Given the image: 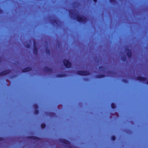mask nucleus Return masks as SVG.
I'll return each instance as SVG.
<instances>
[{
    "label": "nucleus",
    "mask_w": 148,
    "mask_h": 148,
    "mask_svg": "<svg viewBox=\"0 0 148 148\" xmlns=\"http://www.w3.org/2000/svg\"><path fill=\"white\" fill-rule=\"evenodd\" d=\"M77 19L78 21L81 22L85 23L86 21V18L85 17L79 15L77 16Z\"/></svg>",
    "instance_id": "obj_1"
},
{
    "label": "nucleus",
    "mask_w": 148,
    "mask_h": 148,
    "mask_svg": "<svg viewBox=\"0 0 148 148\" xmlns=\"http://www.w3.org/2000/svg\"><path fill=\"white\" fill-rule=\"evenodd\" d=\"M78 74L80 75H86L89 74V72L88 71H79Z\"/></svg>",
    "instance_id": "obj_2"
},
{
    "label": "nucleus",
    "mask_w": 148,
    "mask_h": 148,
    "mask_svg": "<svg viewBox=\"0 0 148 148\" xmlns=\"http://www.w3.org/2000/svg\"><path fill=\"white\" fill-rule=\"evenodd\" d=\"M64 65L66 66L67 68H69L71 66V63L68 60H65L64 61Z\"/></svg>",
    "instance_id": "obj_3"
},
{
    "label": "nucleus",
    "mask_w": 148,
    "mask_h": 148,
    "mask_svg": "<svg viewBox=\"0 0 148 148\" xmlns=\"http://www.w3.org/2000/svg\"><path fill=\"white\" fill-rule=\"evenodd\" d=\"M125 52L126 53L127 55L129 57H130L131 56V51L129 49H126L125 51Z\"/></svg>",
    "instance_id": "obj_4"
},
{
    "label": "nucleus",
    "mask_w": 148,
    "mask_h": 148,
    "mask_svg": "<svg viewBox=\"0 0 148 148\" xmlns=\"http://www.w3.org/2000/svg\"><path fill=\"white\" fill-rule=\"evenodd\" d=\"M10 72V71L9 70H7L5 71H4L2 72H1L0 73V75H3L6 74H7L8 73Z\"/></svg>",
    "instance_id": "obj_5"
},
{
    "label": "nucleus",
    "mask_w": 148,
    "mask_h": 148,
    "mask_svg": "<svg viewBox=\"0 0 148 148\" xmlns=\"http://www.w3.org/2000/svg\"><path fill=\"white\" fill-rule=\"evenodd\" d=\"M31 69L30 67H28L23 70L22 71L23 72H25L30 71Z\"/></svg>",
    "instance_id": "obj_6"
},
{
    "label": "nucleus",
    "mask_w": 148,
    "mask_h": 148,
    "mask_svg": "<svg viewBox=\"0 0 148 148\" xmlns=\"http://www.w3.org/2000/svg\"><path fill=\"white\" fill-rule=\"evenodd\" d=\"M137 79L138 80L141 81H145L146 79V78L142 77H138Z\"/></svg>",
    "instance_id": "obj_7"
},
{
    "label": "nucleus",
    "mask_w": 148,
    "mask_h": 148,
    "mask_svg": "<svg viewBox=\"0 0 148 148\" xmlns=\"http://www.w3.org/2000/svg\"><path fill=\"white\" fill-rule=\"evenodd\" d=\"M61 142H63V143H64L66 144H67L69 145V141H67L66 140H64V139L62 140L61 141Z\"/></svg>",
    "instance_id": "obj_8"
},
{
    "label": "nucleus",
    "mask_w": 148,
    "mask_h": 148,
    "mask_svg": "<svg viewBox=\"0 0 148 148\" xmlns=\"http://www.w3.org/2000/svg\"><path fill=\"white\" fill-rule=\"evenodd\" d=\"M34 52L35 54H36L37 53V49L35 44L34 46Z\"/></svg>",
    "instance_id": "obj_9"
},
{
    "label": "nucleus",
    "mask_w": 148,
    "mask_h": 148,
    "mask_svg": "<svg viewBox=\"0 0 148 148\" xmlns=\"http://www.w3.org/2000/svg\"><path fill=\"white\" fill-rule=\"evenodd\" d=\"M111 107L113 109L115 108V106L114 104V103H112L111 105Z\"/></svg>",
    "instance_id": "obj_10"
},
{
    "label": "nucleus",
    "mask_w": 148,
    "mask_h": 148,
    "mask_svg": "<svg viewBox=\"0 0 148 148\" xmlns=\"http://www.w3.org/2000/svg\"><path fill=\"white\" fill-rule=\"evenodd\" d=\"M45 124H42L41 125V127L42 128H44V127H45Z\"/></svg>",
    "instance_id": "obj_11"
},
{
    "label": "nucleus",
    "mask_w": 148,
    "mask_h": 148,
    "mask_svg": "<svg viewBox=\"0 0 148 148\" xmlns=\"http://www.w3.org/2000/svg\"><path fill=\"white\" fill-rule=\"evenodd\" d=\"M115 137L114 136H112V140H114L115 139Z\"/></svg>",
    "instance_id": "obj_12"
},
{
    "label": "nucleus",
    "mask_w": 148,
    "mask_h": 148,
    "mask_svg": "<svg viewBox=\"0 0 148 148\" xmlns=\"http://www.w3.org/2000/svg\"><path fill=\"white\" fill-rule=\"evenodd\" d=\"M38 111L37 110H36L35 112V114H38Z\"/></svg>",
    "instance_id": "obj_13"
},
{
    "label": "nucleus",
    "mask_w": 148,
    "mask_h": 148,
    "mask_svg": "<svg viewBox=\"0 0 148 148\" xmlns=\"http://www.w3.org/2000/svg\"><path fill=\"white\" fill-rule=\"evenodd\" d=\"M34 106V108H38V106L36 104Z\"/></svg>",
    "instance_id": "obj_14"
},
{
    "label": "nucleus",
    "mask_w": 148,
    "mask_h": 148,
    "mask_svg": "<svg viewBox=\"0 0 148 148\" xmlns=\"http://www.w3.org/2000/svg\"><path fill=\"white\" fill-rule=\"evenodd\" d=\"M122 60L123 61H125L126 60V58H123Z\"/></svg>",
    "instance_id": "obj_15"
},
{
    "label": "nucleus",
    "mask_w": 148,
    "mask_h": 148,
    "mask_svg": "<svg viewBox=\"0 0 148 148\" xmlns=\"http://www.w3.org/2000/svg\"><path fill=\"white\" fill-rule=\"evenodd\" d=\"M110 1L112 2H113L114 1V0H110Z\"/></svg>",
    "instance_id": "obj_16"
},
{
    "label": "nucleus",
    "mask_w": 148,
    "mask_h": 148,
    "mask_svg": "<svg viewBox=\"0 0 148 148\" xmlns=\"http://www.w3.org/2000/svg\"><path fill=\"white\" fill-rule=\"evenodd\" d=\"M47 52H49V50H47Z\"/></svg>",
    "instance_id": "obj_17"
},
{
    "label": "nucleus",
    "mask_w": 148,
    "mask_h": 148,
    "mask_svg": "<svg viewBox=\"0 0 148 148\" xmlns=\"http://www.w3.org/2000/svg\"><path fill=\"white\" fill-rule=\"evenodd\" d=\"M2 140V138H0V141H1Z\"/></svg>",
    "instance_id": "obj_18"
},
{
    "label": "nucleus",
    "mask_w": 148,
    "mask_h": 148,
    "mask_svg": "<svg viewBox=\"0 0 148 148\" xmlns=\"http://www.w3.org/2000/svg\"><path fill=\"white\" fill-rule=\"evenodd\" d=\"M93 1L95 2H96L97 1V0H93Z\"/></svg>",
    "instance_id": "obj_19"
},
{
    "label": "nucleus",
    "mask_w": 148,
    "mask_h": 148,
    "mask_svg": "<svg viewBox=\"0 0 148 148\" xmlns=\"http://www.w3.org/2000/svg\"><path fill=\"white\" fill-rule=\"evenodd\" d=\"M1 12H2V11L1 10H0V13H1Z\"/></svg>",
    "instance_id": "obj_20"
},
{
    "label": "nucleus",
    "mask_w": 148,
    "mask_h": 148,
    "mask_svg": "<svg viewBox=\"0 0 148 148\" xmlns=\"http://www.w3.org/2000/svg\"><path fill=\"white\" fill-rule=\"evenodd\" d=\"M33 139H35V138H34V137H33Z\"/></svg>",
    "instance_id": "obj_21"
},
{
    "label": "nucleus",
    "mask_w": 148,
    "mask_h": 148,
    "mask_svg": "<svg viewBox=\"0 0 148 148\" xmlns=\"http://www.w3.org/2000/svg\"><path fill=\"white\" fill-rule=\"evenodd\" d=\"M103 77V76H102V77Z\"/></svg>",
    "instance_id": "obj_22"
},
{
    "label": "nucleus",
    "mask_w": 148,
    "mask_h": 148,
    "mask_svg": "<svg viewBox=\"0 0 148 148\" xmlns=\"http://www.w3.org/2000/svg\"><path fill=\"white\" fill-rule=\"evenodd\" d=\"M58 108H59V109H60V108H59V107H58Z\"/></svg>",
    "instance_id": "obj_23"
},
{
    "label": "nucleus",
    "mask_w": 148,
    "mask_h": 148,
    "mask_svg": "<svg viewBox=\"0 0 148 148\" xmlns=\"http://www.w3.org/2000/svg\"><path fill=\"white\" fill-rule=\"evenodd\" d=\"M147 84H148V81L147 82Z\"/></svg>",
    "instance_id": "obj_24"
}]
</instances>
